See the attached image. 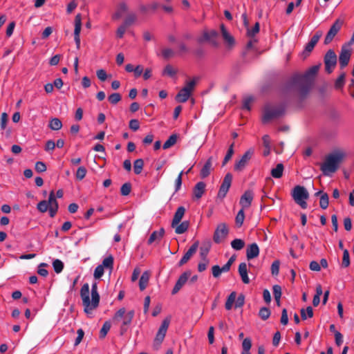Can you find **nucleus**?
Masks as SVG:
<instances>
[{
    "label": "nucleus",
    "instance_id": "obj_12",
    "mask_svg": "<svg viewBox=\"0 0 354 354\" xmlns=\"http://www.w3.org/2000/svg\"><path fill=\"white\" fill-rule=\"evenodd\" d=\"M232 181V175L230 173H227L225 176V177L223 180V182L221 183V185L220 186V188H219V190H218V192L217 194L218 198L223 200L226 196V194L228 192V191L231 187Z\"/></svg>",
    "mask_w": 354,
    "mask_h": 354
},
{
    "label": "nucleus",
    "instance_id": "obj_6",
    "mask_svg": "<svg viewBox=\"0 0 354 354\" xmlns=\"http://www.w3.org/2000/svg\"><path fill=\"white\" fill-rule=\"evenodd\" d=\"M218 32L214 29H205L197 37L196 41L198 44L208 43L212 46L217 48L219 46L218 41Z\"/></svg>",
    "mask_w": 354,
    "mask_h": 354
},
{
    "label": "nucleus",
    "instance_id": "obj_60",
    "mask_svg": "<svg viewBox=\"0 0 354 354\" xmlns=\"http://www.w3.org/2000/svg\"><path fill=\"white\" fill-rule=\"evenodd\" d=\"M59 208L57 201H55L54 203L49 205V215L51 218H53L57 212Z\"/></svg>",
    "mask_w": 354,
    "mask_h": 354
},
{
    "label": "nucleus",
    "instance_id": "obj_61",
    "mask_svg": "<svg viewBox=\"0 0 354 354\" xmlns=\"http://www.w3.org/2000/svg\"><path fill=\"white\" fill-rule=\"evenodd\" d=\"M235 260H236V256L235 255L232 256L229 259L227 262L222 267L224 272H228L230 270V268H231L232 263L234 262Z\"/></svg>",
    "mask_w": 354,
    "mask_h": 354
},
{
    "label": "nucleus",
    "instance_id": "obj_63",
    "mask_svg": "<svg viewBox=\"0 0 354 354\" xmlns=\"http://www.w3.org/2000/svg\"><path fill=\"white\" fill-rule=\"evenodd\" d=\"M8 116L6 113H2L0 118V127L1 129H5L6 127Z\"/></svg>",
    "mask_w": 354,
    "mask_h": 354
},
{
    "label": "nucleus",
    "instance_id": "obj_35",
    "mask_svg": "<svg viewBox=\"0 0 354 354\" xmlns=\"http://www.w3.org/2000/svg\"><path fill=\"white\" fill-rule=\"evenodd\" d=\"M113 257L111 255H109L103 259L100 266L104 268L109 269L111 271L113 268Z\"/></svg>",
    "mask_w": 354,
    "mask_h": 354
},
{
    "label": "nucleus",
    "instance_id": "obj_58",
    "mask_svg": "<svg viewBox=\"0 0 354 354\" xmlns=\"http://www.w3.org/2000/svg\"><path fill=\"white\" fill-rule=\"evenodd\" d=\"M177 71L175 70L171 65H167L165 67L163 74L167 75L169 77H173L176 74Z\"/></svg>",
    "mask_w": 354,
    "mask_h": 354
},
{
    "label": "nucleus",
    "instance_id": "obj_54",
    "mask_svg": "<svg viewBox=\"0 0 354 354\" xmlns=\"http://www.w3.org/2000/svg\"><path fill=\"white\" fill-rule=\"evenodd\" d=\"M86 172H87L86 169L84 167L82 166V167H78V169L76 171V174H75L76 178L78 180H82L86 176Z\"/></svg>",
    "mask_w": 354,
    "mask_h": 354
},
{
    "label": "nucleus",
    "instance_id": "obj_50",
    "mask_svg": "<svg viewBox=\"0 0 354 354\" xmlns=\"http://www.w3.org/2000/svg\"><path fill=\"white\" fill-rule=\"evenodd\" d=\"M137 19L136 14L133 12L127 10V12L124 17V22H134Z\"/></svg>",
    "mask_w": 354,
    "mask_h": 354
},
{
    "label": "nucleus",
    "instance_id": "obj_32",
    "mask_svg": "<svg viewBox=\"0 0 354 354\" xmlns=\"http://www.w3.org/2000/svg\"><path fill=\"white\" fill-rule=\"evenodd\" d=\"M189 226V222L188 221H185L181 223H179L177 225H175L174 228H175V233L177 234H181L187 231Z\"/></svg>",
    "mask_w": 354,
    "mask_h": 354
},
{
    "label": "nucleus",
    "instance_id": "obj_4",
    "mask_svg": "<svg viewBox=\"0 0 354 354\" xmlns=\"http://www.w3.org/2000/svg\"><path fill=\"white\" fill-rule=\"evenodd\" d=\"M286 111V105L281 104L279 105H266L263 110L262 122L266 124L272 120L277 119L284 115Z\"/></svg>",
    "mask_w": 354,
    "mask_h": 354
},
{
    "label": "nucleus",
    "instance_id": "obj_55",
    "mask_svg": "<svg viewBox=\"0 0 354 354\" xmlns=\"http://www.w3.org/2000/svg\"><path fill=\"white\" fill-rule=\"evenodd\" d=\"M131 190V184L130 183H125L120 188V193L122 196H127L130 194Z\"/></svg>",
    "mask_w": 354,
    "mask_h": 354
},
{
    "label": "nucleus",
    "instance_id": "obj_24",
    "mask_svg": "<svg viewBox=\"0 0 354 354\" xmlns=\"http://www.w3.org/2000/svg\"><path fill=\"white\" fill-rule=\"evenodd\" d=\"M185 213V208L183 206H180L177 208L171 221L172 227H174L175 225H177L178 224H179V223H180L183 217L184 216Z\"/></svg>",
    "mask_w": 354,
    "mask_h": 354
},
{
    "label": "nucleus",
    "instance_id": "obj_7",
    "mask_svg": "<svg viewBox=\"0 0 354 354\" xmlns=\"http://www.w3.org/2000/svg\"><path fill=\"white\" fill-rule=\"evenodd\" d=\"M292 197L297 204L303 209L307 208L306 200L309 198L307 189L301 185L295 186L291 193Z\"/></svg>",
    "mask_w": 354,
    "mask_h": 354
},
{
    "label": "nucleus",
    "instance_id": "obj_23",
    "mask_svg": "<svg viewBox=\"0 0 354 354\" xmlns=\"http://www.w3.org/2000/svg\"><path fill=\"white\" fill-rule=\"evenodd\" d=\"M212 164H213V157H209L203 167H202L200 176L202 178H207L209 174L212 169Z\"/></svg>",
    "mask_w": 354,
    "mask_h": 354
},
{
    "label": "nucleus",
    "instance_id": "obj_11",
    "mask_svg": "<svg viewBox=\"0 0 354 354\" xmlns=\"http://www.w3.org/2000/svg\"><path fill=\"white\" fill-rule=\"evenodd\" d=\"M169 323H170L169 317H167L162 321V322L157 332V334L156 335V337L154 339V345L159 346L161 344V343L164 340L165 337L166 335L167 330L169 326Z\"/></svg>",
    "mask_w": 354,
    "mask_h": 354
},
{
    "label": "nucleus",
    "instance_id": "obj_44",
    "mask_svg": "<svg viewBox=\"0 0 354 354\" xmlns=\"http://www.w3.org/2000/svg\"><path fill=\"white\" fill-rule=\"evenodd\" d=\"M193 53L197 59H203L207 55V51L204 48L200 46L196 48Z\"/></svg>",
    "mask_w": 354,
    "mask_h": 354
},
{
    "label": "nucleus",
    "instance_id": "obj_2",
    "mask_svg": "<svg viewBox=\"0 0 354 354\" xmlns=\"http://www.w3.org/2000/svg\"><path fill=\"white\" fill-rule=\"evenodd\" d=\"M80 297L82 300L84 311L89 315L96 309L100 304V297L97 290V283L94 282L91 286V299L89 297V285L84 283L80 290Z\"/></svg>",
    "mask_w": 354,
    "mask_h": 354
},
{
    "label": "nucleus",
    "instance_id": "obj_30",
    "mask_svg": "<svg viewBox=\"0 0 354 354\" xmlns=\"http://www.w3.org/2000/svg\"><path fill=\"white\" fill-rule=\"evenodd\" d=\"M284 167L282 163H278L275 168H273L271 171V176L274 178H280L283 176Z\"/></svg>",
    "mask_w": 354,
    "mask_h": 354
},
{
    "label": "nucleus",
    "instance_id": "obj_27",
    "mask_svg": "<svg viewBox=\"0 0 354 354\" xmlns=\"http://www.w3.org/2000/svg\"><path fill=\"white\" fill-rule=\"evenodd\" d=\"M164 234L165 230L163 228H160L158 231L153 232L148 239L147 243L151 245L155 241H160L163 237Z\"/></svg>",
    "mask_w": 354,
    "mask_h": 354
},
{
    "label": "nucleus",
    "instance_id": "obj_5",
    "mask_svg": "<svg viewBox=\"0 0 354 354\" xmlns=\"http://www.w3.org/2000/svg\"><path fill=\"white\" fill-rule=\"evenodd\" d=\"M135 312L133 310H131L126 313L125 308H120L113 315V320L115 322H118L122 318H123L122 323L120 326V335H124L128 328V326L131 324V322L134 317Z\"/></svg>",
    "mask_w": 354,
    "mask_h": 354
},
{
    "label": "nucleus",
    "instance_id": "obj_14",
    "mask_svg": "<svg viewBox=\"0 0 354 354\" xmlns=\"http://www.w3.org/2000/svg\"><path fill=\"white\" fill-rule=\"evenodd\" d=\"M228 232L227 225L225 223H220L214 232L213 236L214 241L216 243H221L222 240L226 238Z\"/></svg>",
    "mask_w": 354,
    "mask_h": 354
},
{
    "label": "nucleus",
    "instance_id": "obj_37",
    "mask_svg": "<svg viewBox=\"0 0 354 354\" xmlns=\"http://www.w3.org/2000/svg\"><path fill=\"white\" fill-rule=\"evenodd\" d=\"M177 138L178 137L176 134H172L171 136H170L169 138L163 144V149H167L174 145L176 143Z\"/></svg>",
    "mask_w": 354,
    "mask_h": 354
},
{
    "label": "nucleus",
    "instance_id": "obj_45",
    "mask_svg": "<svg viewBox=\"0 0 354 354\" xmlns=\"http://www.w3.org/2000/svg\"><path fill=\"white\" fill-rule=\"evenodd\" d=\"M211 245L208 243L206 245H203L200 248V256L201 259H208L207 254L209 253Z\"/></svg>",
    "mask_w": 354,
    "mask_h": 354
},
{
    "label": "nucleus",
    "instance_id": "obj_43",
    "mask_svg": "<svg viewBox=\"0 0 354 354\" xmlns=\"http://www.w3.org/2000/svg\"><path fill=\"white\" fill-rule=\"evenodd\" d=\"M271 312L267 307H262L260 308L259 312V316L263 320H267L270 316Z\"/></svg>",
    "mask_w": 354,
    "mask_h": 354
},
{
    "label": "nucleus",
    "instance_id": "obj_46",
    "mask_svg": "<svg viewBox=\"0 0 354 354\" xmlns=\"http://www.w3.org/2000/svg\"><path fill=\"white\" fill-rule=\"evenodd\" d=\"M53 266L56 273L59 274L62 272L64 269V263L59 259H55L53 262Z\"/></svg>",
    "mask_w": 354,
    "mask_h": 354
},
{
    "label": "nucleus",
    "instance_id": "obj_19",
    "mask_svg": "<svg viewBox=\"0 0 354 354\" xmlns=\"http://www.w3.org/2000/svg\"><path fill=\"white\" fill-rule=\"evenodd\" d=\"M350 58L351 51L343 47L339 56V66L341 68H344L348 65Z\"/></svg>",
    "mask_w": 354,
    "mask_h": 354
},
{
    "label": "nucleus",
    "instance_id": "obj_8",
    "mask_svg": "<svg viewBox=\"0 0 354 354\" xmlns=\"http://www.w3.org/2000/svg\"><path fill=\"white\" fill-rule=\"evenodd\" d=\"M235 302V308H241L244 305L245 303V296L243 294H241L236 298V292H232L228 296L227 301L225 304V307L226 310H230L232 308L233 304Z\"/></svg>",
    "mask_w": 354,
    "mask_h": 354
},
{
    "label": "nucleus",
    "instance_id": "obj_17",
    "mask_svg": "<svg viewBox=\"0 0 354 354\" xmlns=\"http://www.w3.org/2000/svg\"><path fill=\"white\" fill-rule=\"evenodd\" d=\"M198 245L199 242L197 241L189 248V250L178 262L179 266H182L183 265L185 264L190 259L192 256L196 253L198 248Z\"/></svg>",
    "mask_w": 354,
    "mask_h": 354
},
{
    "label": "nucleus",
    "instance_id": "obj_29",
    "mask_svg": "<svg viewBox=\"0 0 354 354\" xmlns=\"http://www.w3.org/2000/svg\"><path fill=\"white\" fill-rule=\"evenodd\" d=\"M149 273L147 271L144 272L139 280V288L141 291L144 290L149 283Z\"/></svg>",
    "mask_w": 354,
    "mask_h": 354
},
{
    "label": "nucleus",
    "instance_id": "obj_20",
    "mask_svg": "<svg viewBox=\"0 0 354 354\" xmlns=\"http://www.w3.org/2000/svg\"><path fill=\"white\" fill-rule=\"evenodd\" d=\"M253 200V193L250 190L245 191L240 198V205L242 209L248 208Z\"/></svg>",
    "mask_w": 354,
    "mask_h": 354
},
{
    "label": "nucleus",
    "instance_id": "obj_25",
    "mask_svg": "<svg viewBox=\"0 0 354 354\" xmlns=\"http://www.w3.org/2000/svg\"><path fill=\"white\" fill-rule=\"evenodd\" d=\"M206 185L204 182L197 183L193 189L194 197L196 199H199L202 197L205 191Z\"/></svg>",
    "mask_w": 354,
    "mask_h": 354
},
{
    "label": "nucleus",
    "instance_id": "obj_26",
    "mask_svg": "<svg viewBox=\"0 0 354 354\" xmlns=\"http://www.w3.org/2000/svg\"><path fill=\"white\" fill-rule=\"evenodd\" d=\"M239 273L243 283L248 284L250 279L248 274L247 264L245 262L241 263L238 268Z\"/></svg>",
    "mask_w": 354,
    "mask_h": 354
},
{
    "label": "nucleus",
    "instance_id": "obj_42",
    "mask_svg": "<svg viewBox=\"0 0 354 354\" xmlns=\"http://www.w3.org/2000/svg\"><path fill=\"white\" fill-rule=\"evenodd\" d=\"M234 142H232L230 146L229 147V149L227 151V153L223 159L222 166H225L227 162L232 158L233 154H234Z\"/></svg>",
    "mask_w": 354,
    "mask_h": 354
},
{
    "label": "nucleus",
    "instance_id": "obj_21",
    "mask_svg": "<svg viewBox=\"0 0 354 354\" xmlns=\"http://www.w3.org/2000/svg\"><path fill=\"white\" fill-rule=\"evenodd\" d=\"M128 6L124 2L119 3L116 12L113 15L114 20L123 19L127 12Z\"/></svg>",
    "mask_w": 354,
    "mask_h": 354
},
{
    "label": "nucleus",
    "instance_id": "obj_47",
    "mask_svg": "<svg viewBox=\"0 0 354 354\" xmlns=\"http://www.w3.org/2000/svg\"><path fill=\"white\" fill-rule=\"evenodd\" d=\"M131 24H122L117 30V37L122 38L127 30H129Z\"/></svg>",
    "mask_w": 354,
    "mask_h": 354
},
{
    "label": "nucleus",
    "instance_id": "obj_64",
    "mask_svg": "<svg viewBox=\"0 0 354 354\" xmlns=\"http://www.w3.org/2000/svg\"><path fill=\"white\" fill-rule=\"evenodd\" d=\"M35 170L39 172H44L46 171V165L44 162L38 161L35 163Z\"/></svg>",
    "mask_w": 354,
    "mask_h": 354
},
{
    "label": "nucleus",
    "instance_id": "obj_57",
    "mask_svg": "<svg viewBox=\"0 0 354 354\" xmlns=\"http://www.w3.org/2000/svg\"><path fill=\"white\" fill-rule=\"evenodd\" d=\"M279 266H280V261L279 260H275L272 262L271 265V273L274 276H277L279 274Z\"/></svg>",
    "mask_w": 354,
    "mask_h": 354
},
{
    "label": "nucleus",
    "instance_id": "obj_39",
    "mask_svg": "<svg viewBox=\"0 0 354 354\" xmlns=\"http://www.w3.org/2000/svg\"><path fill=\"white\" fill-rule=\"evenodd\" d=\"M231 246L236 250H241L245 246V242L240 239H235L231 242Z\"/></svg>",
    "mask_w": 354,
    "mask_h": 354
},
{
    "label": "nucleus",
    "instance_id": "obj_13",
    "mask_svg": "<svg viewBox=\"0 0 354 354\" xmlns=\"http://www.w3.org/2000/svg\"><path fill=\"white\" fill-rule=\"evenodd\" d=\"M324 64L326 71L331 73L337 64V56L334 50H328L324 57Z\"/></svg>",
    "mask_w": 354,
    "mask_h": 354
},
{
    "label": "nucleus",
    "instance_id": "obj_53",
    "mask_svg": "<svg viewBox=\"0 0 354 354\" xmlns=\"http://www.w3.org/2000/svg\"><path fill=\"white\" fill-rule=\"evenodd\" d=\"M342 266L344 268H347L350 266V257L349 252L348 250L345 249L343 252V257H342Z\"/></svg>",
    "mask_w": 354,
    "mask_h": 354
},
{
    "label": "nucleus",
    "instance_id": "obj_16",
    "mask_svg": "<svg viewBox=\"0 0 354 354\" xmlns=\"http://www.w3.org/2000/svg\"><path fill=\"white\" fill-rule=\"evenodd\" d=\"M191 274H192L191 271L187 270V271L183 272L180 276V277L177 280V281L172 290V292H171L172 295L176 294L181 289V288L183 286V285L187 281L189 277L191 276Z\"/></svg>",
    "mask_w": 354,
    "mask_h": 354
},
{
    "label": "nucleus",
    "instance_id": "obj_41",
    "mask_svg": "<svg viewBox=\"0 0 354 354\" xmlns=\"http://www.w3.org/2000/svg\"><path fill=\"white\" fill-rule=\"evenodd\" d=\"M111 323L109 322V321H106L100 331V338L101 339H103L106 337V335H107L108 332L109 331L110 328H111Z\"/></svg>",
    "mask_w": 354,
    "mask_h": 354
},
{
    "label": "nucleus",
    "instance_id": "obj_18",
    "mask_svg": "<svg viewBox=\"0 0 354 354\" xmlns=\"http://www.w3.org/2000/svg\"><path fill=\"white\" fill-rule=\"evenodd\" d=\"M341 24H333V26L330 27V30H328L325 39H324V44H330L335 36L337 35V33L341 29Z\"/></svg>",
    "mask_w": 354,
    "mask_h": 354
},
{
    "label": "nucleus",
    "instance_id": "obj_33",
    "mask_svg": "<svg viewBox=\"0 0 354 354\" xmlns=\"http://www.w3.org/2000/svg\"><path fill=\"white\" fill-rule=\"evenodd\" d=\"M82 30V24H75L74 39L77 49L80 48V32Z\"/></svg>",
    "mask_w": 354,
    "mask_h": 354
},
{
    "label": "nucleus",
    "instance_id": "obj_38",
    "mask_svg": "<svg viewBox=\"0 0 354 354\" xmlns=\"http://www.w3.org/2000/svg\"><path fill=\"white\" fill-rule=\"evenodd\" d=\"M300 313L303 320H306L307 317L311 318L313 317V308L311 306H308L306 310L304 308H301Z\"/></svg>",
    "mask_w": 354,
    "mask_h": 354
},
{
    "label": "nucleus",
    "instance_id": "obj_10",
    "mask_svg": "<svg viewBox=\"0 0 354 354\" xmlns=\"http://www.w3.org/2000/svg\"><path fill=\"white\" fill-rule=\"evenodd\" d=\"M254 154L253 149H249L245 151L243 155L241 157L240 160L236 161L234 167V169L236 171H243L246 166L248 165Z\"/></svg>",
    "mask_w": 354,
    "mask_h": 354
},
{
    "label": "nucleus",
    "instance_id": "obj_31",
    "mask_svg": "<svg viewBox=\"0 0 354 354\" xmlns=\"http://www.w3.org/2000/svg\"><path fill=\"white\" fill-rule=\"evenodd\" d=\"M245 25L247 29L246 35L248 37H254V35L259 32V24H254L252 28H250V24H245Z\"/></svg>",
    "mask_w": 354,
    "mask_h": 354
},
{
    "label": "nucleus",
    "instance_id": "obj_59",
    "mask_svg": "<svg viewBox=\"0 0 354 354\" xmlns=\"http://www.w3.org/2000/svg\"><path fill=\"white\" fill-rule=\"evenodd\" d=\"M212 275L214 278H218L223 272V268L218 265L213 266L212 268Z\"/></svg>",
    "mask_w": 354,
    "mask_h": 354
},
{
    "label": "nucleus",
    "instance_id": "obj_34",
    "mask_svg": "<svg viewBox=\"0 0 354 354\" xmlns=\"http://www.w3.org/2000/svg\"><path fill=\"white\" fill-rule=\"evenodd\" d=\"M48 127L53 131L59 130L62 127V122L59 118H54L49 122Z\"/></svg>",
    "mask_w": 354,
    "mask_h": 354
},
{
    "label": "nucleus",
    "instance_id": "obj_22",
    "mask_svg": "<svg viewBox=\"0 0 354 354\" xmlns=\"http://www.w3.org/2000/svg\"><path fill=\"white\" fill-rule=\"evenodd\" d=\"M259 254V248L256 243L249 245L246 250V257L248 260L257 257Z\"/></svg>",
    "mask_w": 354,
    "mask_h": 354
},
{
    "label": "nucleus",
    "instance_id": "obj_9",
    "mask_svg": "<svg viewBox=\"0 0 354 354\" xmlns=\"http://www.w3.org/2000/svg\"><path fill=\"white\" fill-rule=\"evenodd\" d=\"M221 33L223 44L227 50H230L236 46L234 37L226 29L223 24L221 26Z\"/></svg>",
    "mask_w": 354,
    "mask_h": 354
},
{
    "label": "nucleus",
    "instance_id": "obj_36",
    "mask_svg": "<svg viewBox=\"0 0 354 354\" xmlns=\"http://www.w3.org/2000/svg\"><path fill=\"white\" fill-rule=\"evenodd\" d=\"M144 167V160L142 158L137 159L133 162V171L136 174H140Z\"/></svg>",
    "mask_w": 354,
    "mask_h": 354
},
{
    "label": "nucleus",
    "instance_id": "obj_28",
    "mask_svg": "<svg viewBox=\"0 0 354 354\" xmlns=\"http://www.w3.org/2000/svg\"><path fill=\"white\" fill-rule=\"evenodd\" d=\"M191 93H189L187 89L185 88H181L180 91L178 93V94L176 95V100L178 102H185L187 101L190 96Z\"/></svg>",
    "mask_w": 354,
    "mask_h": 354
},
{
    "label": "nucleus",
    "instance_id": "obj_15",
    "mask_svg": "<svg viewBox=\"0 0 354 354\" xmlns=\"http://www.w3.org/2000/svg\"><path fill=\"white\" fill-rule=\"evenodd\" d=\"M322 35V31H317L316 33L312 37L310 41L306 44L304 52L302 53L304 57H307L310 53L313 50L315 46L318 42L319 39Z\"/></svg>",
    "mask_w": 354,
    "mask_h": 354
},
{
    "label": "nucleus",
    "instance_id": "obj_49",
    "mask_svg": "<svg viewBox=\"0 0 354 354\" xmlns=\"http://www.w3.org/2000/svg\"><path fill=\"white\" fill-rule=\"evenodd\" d=\"M243 209H241L239 211L235 218L236 223L239 227H241L243 225L245 219V214Z\"/></svg>",
    "mask_w": 354,
    "mask_h": 354
},
{
    "label": "nucleus",
    "instance_id": "obj_3",
    "mask_svg": "<svg viewBox=\"0 0 354 354\" xmlns=\"http://www.w3.org/2000/svg\"><path fill=\"white\" fill-rule=\"evenodd\" d=\"M345 157V152L341 150L328 154L324 162L320 165V170L322 174L326 176H329L336 172Z\"/></svg>",
    "mask_w": 354,
    "mask_h": 354
},
{
    "label": "nucleus",
    "instance_id": "obj_1",
    "mask_svg": "<svg viewBox=\"0 0 354 354\" xmlns=\"http://www.w3.org/2000/svg\"><path fill=\"white\" fill-rule=\"evenodd\" d=\"M319 66H313L304 75L296 74L291 79L292 84L297 86L299 101H303L308 95L314 83Z\"/></svg>",
    "mask_w": 354,
    "mask_h": 354
},
{
    "label": "nucleus",
    "instance_id": "obj_62",
    "mask_svg": "<svg viewBox=\"0 0 354 354\" xmlns=\"http://www.w3.org/2000/svg\"><path fill=\"white\" fill-rule=\"evenodd\" d=\"M162 55L165 59H169L171 57H174V52L171 48H165L162 50Z\"/></svg>",
    "mask_w": 354,
    "mask_h": 354
},
{
    "label": "nucleus",
    "instance_id": "obj_56",
    "mask_svg": "<svg viewBox=\"0 0 354 354\" xmlns=\"http://www.w3.org/2000/svg\"><path fill=\"white\" fill-rule=\"evenodd\" d=\"M104 272V268H103L100 265H98L94 270L93 277L95 279H99L103 276Z\"/></svg>",
    "mask_w": 354,
    "mask_h": 354
},
{
    "label": "nucleus",
    "instance_id": "obj_52",
    "mask_svg": "<svg viewBox=\"0 0 354 354\" xmlns=\"http://www.w3.org/2000/svg\"><path fill=\"white\" fill-rule=\"evenodd\" d=\"M37 208L41 213H44L47 210L49 211L48 203L46 200H43L37 204Z\"/></svg>",
    "mask_w": 354,
    "mask_h": 354
},
{
    "label": "nucleus",
    "instance_id": "obj_40",
    "mask_svg": "<svg viewBox=\"0 0 354 354\" xmlns=\"http://www.w3.org/2000/svg\"><path fill=\"white\" fill-rule=\"evenodd\" d=\"M329 197L327 193L322 194L319 200V206L322 209H326L328 207Z\"/></svg>",
    "mask_w": 354,
    "mask_h": 354
},
{
    "label": "nucleus",
    "instance_id": "obj_48",
    "mask_svg": "<svg viewBox=\"0 0 354 354\" xmlns=\"http://www.w3.org/2000/svg\"><path fill=\"white\" fill-rule=\"evenodd\" d=\"M345 76H346L345 73H342V74H340V75L336 80L335 83V87L337 89L342 88L344 86V83H345Z\"/></svg>",
    "mask_w": 354,
    "mask_h": 354
},
{
    "label": "nucleus",
    "instance_id": "obj_51",
    "mask_svg": "<svg viewBox=\"0 0 354 354\" xmlns=\"http://www.w3.org/2000/svg\"><path fill=\"white\" fill-rule=\"evenodd\" d=\"M121 95L119 93H114L108 97L109 102L112 104H116L121 100Z\"/></svg>",
    "mask_w": 354,
    "mask_h": 354
}]
</instances>
